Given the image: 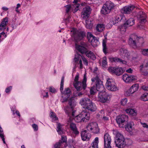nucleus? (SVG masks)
I'll return each instance as SVG.
<instances>
[{
	"label": "nucleus",
	"mask_w": 148,
	"mask_h": 148,
	"mask_svg": "<svg viewBox=\"0 0 148 148\" xmlns=\"http://www.w3.org/2000/svg\"><path fill=\"white\" fill-rule=\"evenodd\" d=\"M142 53L145 56H148V49H141Z\"/></svg>",
	"instance_id": "nucleus-47"
},
{
	"label": "nucleus",
	"mask_w": 148,
	"mask_h": 148,
	"mask_svg": "<svg viewBox=\"0 0 148 148\" xmlns=\"http://www.w3.org/2000/svg\"><path fill=\"white\" fill-rule=\"evenodd\" d=\"M114 5L113 3L110 1H108L103 5L101 10V13L106 15L109 13L114 8Z\"/></svg>",
	"instance_id": "nucleus-4"
},
{
	"label": "nucleus",
	"mask_w": 148,
	"mask_h": 148,
	"mask_svg": "<svg viewBox=\"0 0 148 148\" xmlns=\"http://www.w3.org/2000/svg\"><path fill=\"white\" fill-rule=\"evenodd\" d=\"M63 144L61 141H59L58 142L56 143L54 147L55 148H61L62 147Z\"/></svg>",
	"instance_id": "nucleus-44"
},
{
	"label": "nucleus",
	"mask_w": 148,
	"mask_h": 148,
	"mask_svg": "<svg viewBox=\"0 0 148 148\" xmlns=\"http://www.w3.org/2000/svg\"><path fill=\"white\" fill-rule=\"evenodd\" d=\"M127 27L126 25H125L124 23L123 25H121L118 27V29L120 31L124 32H125Z\"/></svg>",
	"instance_id": "nucleus-41"
},
{
	"label": "nucleus",
	"mask_w": 148,
	"mask_h": 148,
	"mask_svg": "<svg viewBox=\"0 0 148 148\" xmlns=\"http://www.w3.org/2000/svg\"><path fill=\"white\" fill-rule=\"evenodd\" d=\"M127 113L132 116H135L137 114V112L136 111L133 109H128L125 110Z\"/></svg>",
	"instance_id": "nucleus-31"
},
{
	"label": "nucleus",
	"mask_w": 148,
	"mask_h": 148,
	"mask_svg": "<svg viewBox=\"0 0 148 148\" xmlns=\"http://www.w3.org/2000/svg\"><path fill=\"white\" fill-rule=\"evenodd\" d=\"M87 130L90 131L94 134H97L99 132L97 124L95 122H91L89 123L86 126Z\"/></svg>",
	"instance_id": "nucleus-9"
},
{
	"label": "nucleus",
	"mask_w": 148,
	"mask_h": 148,
	"mask_svg": "<svg viewBox=\"0 0 148 148\" xmlns=\"http://www.w3.org/2000/svg\"><path fill=\"white\" fill-rule=\"evenodd\" d=\"M105 27V25L103 24H98L96 26V29L98 32H101L104 30Z\"/></svg>",
	"instance_id": "nucleus-30"
},
{
	"label": "nucleus",
	"mask_w": 148,
	"mask_h": 148,
	"mask_svg": "<svg viewBox=\"0 0 148 148\" xmlns=\"http://www.w3.org/2000/svg\"><path fill=\"white\" fill-rule=\"evenodd\" d=\"M104 148H111L110 146L111 138L110 136L108 133H106L104 136Z\"/></svg>",
	"instance_id": "nucleus-16"
},
{
	"label": "nucleus",
	"mask_w": 148,
	"mask_h": 148,
	"mask_svg": "<svg viewBox=\"0 0 148 148\" xmlns=\"http://www.w3.org/2000/svg\"><path fill=\"white\" fill-rule=\"evenodd\" d=\"M109 95L105 90L99 92L98 96V100L102 103H105L109 100Z\"/></svg>",
	"instance_id": "nucleus-8"
},
{
	"label": "nucleus",
	"mask_w": 148,
	"mask_h": 148,
	"mask_svg": "<svg viewBox=\"0 0 148 148\" xmlns=\"http://www.w3.org/2000/svg\"><path fill=\"white\" fill-rule=\"evenodd\" d=\"M32 126L34 129V131H36L38 130V127L37 125L35 124H33L32 125Z\"/></svg>",
	"instance_id": "nucleus-56"
},
{
	"label": "nucleus",
	"mask_w": 148,
	"mask_h": 148,
	"mask_svg": "<svg viewBox=\"0 0 148 148\" xmlns=\"http://www.w3.org/2000/svg\"><path fill=\"white\" fill-rule=\"evenodd\" d=\"M86 75L85 74L82 82L73 83V86L77 91L84 90L86 87Z\"/></svg>",
	"instance_id": "nucleus-5"
},
{
	"label": "nucleus",
	"mask_w": 148,
	"mask_h": 148,
	"mask_svg": "<svg viewBox=\"0 0 148 148\" xmlns=\"http://www.w3.org/2000/svg\"><path fill=\"white\" fill-rule=\"evenodd\" d=\"M71 92L70 89L69 88H65L63 92V94L66 95H67L68 96H69L71 94Z\"/></svg>",
	"instance_id": "nucleus-43"
},
{
	"label": "nucleus",
	"mask_w": 148,
	"mask_h": 148,
	"mask_svg": "<svg viewBox=\"0 0 148 148\" xmlns=\"http://www.w3.org/2000/svg\"><path fill=\"white\" fill-rule=\"evenodd\" d=\"M115 143L116 146L119 148H123L126 145L125 140H115Z\"/></svg>",
	"instance_id": "nucleus-23"
},
{
	"label": "nucleus",
	"mask_w": 148,
	"mask_h": 148,
	"mask_svg": "<svg viewBox=\"0 0 148 148\" xmlns=\"http://www.w3.org/2000/svg\"><path fill=\"white\" fill-rule=\"evenodd\" d=\"M71 34L74 40L78 42L82 40L86 36V33L80 29L73 28L71 30Z\"/></svg>",
	"instance_id": "nucleus-2"
},
{
	"label": "nucleus",
	"mask_w": 148,
	"mask_h": 148,
	"mask_svg": "<svg viewBox=\"0 0 148 148\" xmlns=\"http://www.w3.org/2000/svg\"><path fill=\"white\" fill-rule=\"evenodd\" d=\"M74 119L75 121L77 123L83 122V120L81 112L76 116L75 117Z\"/></svg>",
	"instance_id": "nucleus-36"
},
{
	"label": "nucleus",
	"mask_w": 148,
	"mask_h": 148,
	"mask_svg": "<svg viewBox=\"0 0 148 148\" xmlns=\"http://www.w3.org/2000/svg\"><path fill=\"white\" fill-rule=\"evenodd\" d=\"M121 55L124 57L127 58L129 56V53L128 51L124 48H122L120 50Z\"/></svg>",
	"instance_id": "nucleus-29"
},
{
	"label": "nucleus",
	"mask_w": 148,
	"mask_h": 148,
	"mask_svg": "<svg viewBox=\"0 0 148 148\" xmlns=\"http://www.w3.org/2000/svg\"><path fill=\"white\" fill-rule=\"evenodd\" d=\"M146 17L145 13L142 11L139 12L137 15V18L140 21L139 22L141 23H144L146 21Z\"/></svg>",
	"instance_id": "nucleus-19"
},
{
	"label": "nucleus",
	"mask_w": 148,
	"mask_h": 148,
	"mask_svg": "<svg viewBox=\"0 0 148 148\" xmlns=\"http://www.w3.org/2000/svg\"><path fill=\"white\" fill-rule=\"evenodd\" d=\"M12 88V87L11 86H10L9 87H8L5 89V92L6 93H8L10 92Z\"/></svg>",
	"instance_id": "nucleus-60"
},
{
	"label": "nucleus",
	"mask_w": 148,
	"mask_h": 148,
	"mask_svg": "<svg viewBox=\"0 0 148 148\" xmlns=\"http://www.w3.org/2000/svg\"><path fill=\"white\" fill-rule=\"evenodd\" d=\"M108 71L111 73L119 76L122 74L123 70L121 67H111L108 68Z\"/></svg>",
	"instance_id": "nucleus-13"
},
{
	"label": "nucleus",
	"mask_w": 148,
	"mask_h": 148,
	"mask_svg": "<svg viewBox=\"0 0 148 148\" xmlns=\"http://www.w3.org/2000/svg\"><path fill=\"white\" fill-rule=\"evenodd\" d=\"M80 56H81L78 53H76L75 55L74 60L75 62H77L79 60Z\"/></svg>",
	"instance_id": "nucleus-48"
},
{
	"label": "nucleus",
	"mask_w": 148,
	"mask_h": 148,
	"mask_svg": "<svg viewBox=\"0 0 148 148\" xmlns=\"http://www.w3.org/2000/svg\"><path fill=\"white\" fill-rule=\"evenodd\" d=\"M127 103V100L126 99H122L121 101V104L123 106L125 105Z\"/></svg>",
	"instance_id": "nucleus-55"
},
{
	"label": "nucleus",
	"mask_w": 148,
	"mask_h": 148,
	"mask_svg": "<svg viewBox=\"0 0 148 148\" xmlns=\"http://www.w3.org/2000/svg\"><path fill=\"white\" fill-rule=\"evenodd\" d=\"M106 86L107 89L112 91H115L118 90L115 82L112 79H107Z\"/></svg>",
	"instance_id": "nucleus-6"
},
{
	"label": "nucleus",
	"mask_w": 148,
	"mask_h": 148,
	"mask_svg": "<svg viewBox=\"0 0 148 148\" xmlns=\"http://www.w3.org/2000/svg\"><path fill=\"white\" fill-rule=\"evenodd\" d=\"M128 120V117L125 114L119 115L118 116L116 119L117 123L119 126L121 128L123 127L124 123Z\"/></svg>",
	"instance_id": "nucleus-7"
},
{
	"label": "nucleus",
	"mask_w": 148,
	"mask_h": 148,
	"mask_svg": "<svg viewBox=\"0 0 148 148\" xmlns=\"http://www.w3.org/2000/svg\"><path fill=\"white\" fill-rule=\"evenodd\" d=\"M140 99L144 101H148V93H145L142 95L140 97Z\"/></svg>",
	"instance_id": "nucleus-42"
},
{
	"label": "nucleus",
	"mask_w": 148,
	"mask_h": 148,
	"mask_svg": "<svg viewBox=\"0 0 148 148\" xmlns=\"http://www.w3.org/2000/svg\"><path fill=\"white\" fill-rule=\"evenodd\" d=\"M99 38L95 37L94 38L89 42H90L91 45L94 47H96L99 44Z\"/></svg>",
	"instance_id": "nucleus-28"
},
{
	"label": "nucleus",
	"mask_w": 148,
	"mask_h": 148,
	"mask_svg": "<svg viewBox=\"0 0 148 148\" xmlns=\"http://www.w3.org/2000/svg\"><path fill=\"white\" fill-rule=\"evenodd\" d=\"M107 42V38L106 37L103 40L102 45L103 47V51L105 53H106V50L107 49L106 43Z\"/></svg>",
	"instance_id": "nucleus-38"
},
{
	"label": "nucleus",
	"mask_w": 148,
	"mask_h": 148,
	"mask_svg": "<svg viewBox=\"0 0 148 148\" xmlns=\"http://www.w3.org/2000/svg\"><path fill=\"white\" fill-rule=\"evenodd\" d=\"M8 22V18L7 17H5L3 18L2 22L0 24V30L5 29L7 23Z\"/></svg>",
	"instance_id": "nucleus-25"
},
{
	"label": "nucleus",
	"mask_w": 148,
	"mask_h": 148,
	"mask_svg": "<svg viewBox=\"0 0 148 148\" xmlns=\"http://www.w3.org/2000/svg\"><path fill=\"white\" fill-rule=\"evenodd\" d=\"M98 138L96 137L95 138L94 141L92 143V146L90 148H98Z\"/></svg>",
	"instance_id": "nucleus-35"
},
{
	"label": "nucleus",
	"mask_w": 148,
	"mask_h": 148,
	"mask_svg": "<svg viewBox=\"0 0 148 148\" xmlns=\"http://www.w3.org/2000/svg\"><path fill=\"white\" fill-rule=\"evenodd\" d=\"M133 71V70L131 68H129L128 69H127L126 70V72L130 73H132Z\"/></svg>",
	"instance_id": "nucleus-64"
},
{
	"label": "nucleus",
	"mask_w": 148,
	"mask_h": 148,
	"mask_svg": "<svg viewBox=\"0 0 148 148\" xmlns=\"http://www.w3.org/2000/svg\"><path fill=\"white\" fill-rule=\"evenodd\" d=\"M141 37H138L135 34L131 35L128 40V44L133 48H137V45L140 42Z\"/></svg>",
	"instance_id": "nucleus-3"
},
{
	"label": "nucleus",
	"mask_w": 148,
	"mask_h": 148,
	"mask_svg": "<svg viewBox=\"0 0 148 148\" xmlns=\"http://www.w3.org/2000/svg\"><path fill=\"white\" fill-rule=\"evenodd\" d=\"M142 88L144 90L148 91V86H142Z\"/></svg>",
	"instance_id": "nucleus-59"
},
{
	"label": "nucleus",
	"mask_w": 148,
	"mask_h": 148,
	"mask_svg": "<svg viewBox=\"0 0 148 148\" xmlns=\"http://www.w3.org/2000/svg\"><path fill=\"white\" fill-rule=\"evenodd\" d=\"M68 101L69 102V104L71 108H70L67 106H66L64 107V110L66 113L67 114L69 115L70 113L69 110L71 109L72 110H73V108L76 105V103L73 97L70 98L68 100Z\"/></svg>",
	"instance_id": "nucleus-11"
},
{
	"label": "nucleus",
	"mask_w": 148,
	"mask_h": 148,
	"mask_svg": "<svg viewBox=\"0 0 148 148\" xmlns=\"http://www.w3.org/2000/svg\"><path fill=\"white\" fill-rule=\"evenodd\" d=\"M82 58V60L84 64H85L86 66H87L88 64V62L87 59L83 56H81Z\"/></svg>",
	"instance_id": "nucleus-53"
},
{
	"label": "nucleus",
	"mask_w": 148,
	"mask_h": 148,
	"mask_svg": "<svg viewBox=\"0 0 148 148\" xmlns=\"http://www.w3.org/2000/svg\"><path fill=\"white\" fill-rule=\"evenodd\" d=\"M107 58L105 57H104L102 60V65L103 67H105L107 65Z\"/></svg>",
	"instance_id": "nucleus-52"
},
{
	"label": "nucleus",
	"mask_w": 148,
	"mask_h": 148,
	"mask_svg": "<svg viewBox=\"0 0 148 148\" xmlns=\"http://www.w3.org/2000/svg\"><path fill=\"white\" fill-rule=\"evenodd\" d=\"M82 139L85 141L89 140L91 137V134L86 130H84L81 132Z\"/></svg>",
	"instance_id": "nucleus-20"
},
{
	"label": "nucleus",
	"mask_w": 148,
	"mask_h": 148,
	"mask_svg": "<svg viewBox=\"0 0 148 148\" xmlns=\"http://www.w3.org/2000/svg\"><path fill=\"white\" fill-rule=\"evenodd\" d=\"M139 85L137 84H133L130 88L126 92L125 95L129 96L131 94L134 93L137 91L139 88Z\"/></svg>",
	"instance_id": "nucleus-17"
},
{
	"label": "nucleus",
	"mask_w": 148,
	"mask_h": 148,
	"mask_svg": "<svg viewBox=\"0 0 148 148\" xmlns=\"http://www.w3.org/2000/svg\"><path fill=\"white\" fill-rule=\"evenodd\" d=\"M121 16L120 15H117L114 17V19L112 22V23L113 25H114L116 23H118V22L120 21L121 19L120 18Z\"/></svg>",
	"instance_id": "nucleus-40"
},
{
	"label": "nucleus",
	"mask_w": 148,
	"mask_h": 148,
	"mask_svg": "<svg viewBox=\"0 0 148 148\" xmlns=\"http://www.w3.org/2000/svg\"><path fill=\"white\" fill-rule=\"evenodd\" d=\"M95 37L93 36L91 33L88 32L87 34V38L89 42H90Z\"/></svg>",
	"instance_id": "nucleus-45"
},
{
	"label": "nucleus",
	"mask_w": 148,
	"mask_h": 148,
	"mask_svg": "<svg viewBox=\"0 0 148 148\" xmlns=\"http://www.w3.org/2000/svg\"><path fill=\"white\" fill-rule=\"evenodd\" d=\"M125 25H126L127 27L132 26L134 24V20L133 18H130L125 23Z\"/></svg>",
	"instance_id": "nucleus-32"
},
{
	"label": "nucleus",
	"mask_w": 148,
	"mask_h": 148,
	"mask_svg": "<svg viewBox=\"0 0 148 148\" xmlns=\"http://www.w3.org/2000/svg\"><path fill=\"white\" fill-rule=\"evenodd\" d=\"M70 127L71 130L73 131V133L75 135L79 134V132L77 130L76 124L73 123H71Z\"/></svg>",
	"instance_id": "nucleus-24"
},
{
	"label": "nucleus",
	"mask_w": 148,
	"mask_h": 148,
	"mask_svg": "<svg viewBox=\"0 0 148 148\" xmlns=\"http://www.w3.org/2000/svg\"><path fill=\"white\" fill-rule=\"evenodd\" d=\"M102 119L104 121H106L109 120L108 117L106 116H103Z\"/></svg>",
	"instance_id": "nucleus-63"
},
{
	"label": "nucleus",
	"mask_w": 148,
	"mask_h": 148,
	"mask_svg": "<svg viewBox=\"0 0 148 148\" xmlns=\"http://www.w3.org/2000/svg\"><path fill=\"white\" fill-rule=\"evenodd\" d=\"M90 13V8L88 6H86L82 10L81 17L84 20L86 19L89 17Z\"/></svg>",
	"instance_id": "nucleus-14"
},
{
	"label": "nucleus",
	"mask_w": 148,
	"mask_h": 148,
	"mask_svg": "<svg viewBox=\"0 0 148 148\" xmlns=\"http://www.w3.org/2000/svg\"><path fill=\"white\" fill-rule=\"evenodd\" d=\"M50 116L53 119H54L55 120H56L58 119V118L56 115L55 113L53 112L50 113Z\"/></svg>",
	"instance_id": "nucleus-50"
},
{
	"label": "nucleus",
	"mask_w": 148,
	"mask_h": 148,
	"mask_svg": "<svg viewBox=\"0 0 148 148\" xmlns=\"http://www.w3.org/2000/svg\"><path fill=\"white\" fill-rule=\"evenodd\" d=\"M80 104L84 106L86 109L91 112L95 111L97 107L95 104L93 103L92 100L87 97H85L81 99L79 101Z\"/></svg>",
	"instance_id": "nucleus-1"
},
{
	"label": "nucleus",
	"mask_w": 148,
	"mask_h": 148,
	"mask_svg": "<svg viewBox=\"0 0 148 148\" xmlns=\"http://www.w3.org/2000/svg\"><path fill=\"white\" fill-rule=\"evenodd\" d=\"M91 81L92 82H96V88L97 91L99 92L105 90L104 86L102 82L99 78V77L97 75L95 78H92Z\"/></svg>",
	"instance_id": "nucleus-10"
},
{
	"label": "nucleus",
	"mask_w": 148,
	"mask_h": 148,
	"mask_svg": "<svg viewBox=\"0 0 148 148\" xmlns=\"http://www.w3.org/2000/svg\"><path fill=\"white\" fill-rule=\"evenodd\" d=\"M111 60L114 62H120L123 64H126V62L124 60H123L121 59L118 58L116 57L112 58H111Z\"/></svg>",
	"instance_id": "nucleus-37"
},
{
	"label": "nucleus",
	"mask_w": 148,
	"mask_h": 148,
	"mask_svg": "<svg viewBox=\"0 0 148 148\" xmlns=\"http://www.w3.org/2000/svg\"><path fill=\"white\" fill-rule=\"evenodd\" d=\"M64 7L66 8V13H68L69 12L71 8H73V6H71L70 5H65L64 6Z\"/></svg>",
	"instance_id": "nucleus-49"
},
{
	"label": "nucleus",
	"mask_w": 148,
	"mask_h": 148,
	"mask_svg": "<svg viewBox=\"0 0 148 148\" xmlns=\"http://www.w3.org/2000/svg\"><path fill=\"white\" fill-rule=\"evenodd\" d=\"M77 50L82 54H85L88 49L87 48V46L86 43L81 42L80 45L75 44Z\"/></svg>",
	"instance_id": "nucleus-12"
},
{
	"label": "nucleus",
	"mask_w": 148,
	"mask_h": 148,
	"mask_svg": "<svg viewBox=\"0 0 148 148\" xmlns=\"http://www.w3.org/2000/svg\"><path fill=\"white\" fill-rule=\"evenodd\" d=\"M79 5H80L78 4H75V5H72L75 8V12H77L78 10V8Z\"/></svg>",
	"instance_id": "nucleus-57"
},
{
	"label": "nucleus",
	"mask_w": 148,
	"mask_h": 148,
	"mask_svg": "<svg viewBox=\"0 0 148 148\" xmlns=\"http://www.w3.org/2000/svg\"><path fill=\"white\" fill-rule=\"evenodd\" d=\"M134 8L135 6L134 5L125 6L121 9V12L123 14H129Z\"/></svg>",
	"instance_id": "nucleus-18"
},
{
	"label": "nucleus",
	"mask_w": 148,
	"mask_h": 148,
	"mask_svg": "<svg viewBox=\"0 0 148 148\" xmlns=\"http://www.w3.org/2000/svg\"><path fill=\"white\" fill-rule=\"evenodd\" d=\"M49 91L51 92H54L56 91L55 89L52 87H50L49 88Z\"/></svg>",
	"instance_id": "nucleus-61"
},
{
	"label": "nucleus",
	"mask_w": 148,
	"mask_h": 148,
	"mask_svg": "<svg viewBox=\"0 0 148 148\" xmlns=\"http://www.w3.org/2000/svg\"><path fill=\"white\" fill-rule=\"evenodd\" d=\"M81 113L83 122L88 121L90 119V114L84 111L81 112Z\"/></svg>",
	"instance_id": "nucleus-22"
},
{
	"label": "nucleus",
	"mask_w": 148,
	"mask_h": 148,
	"mask_svg": "<svg viewBox=\"0 0 148 148\" xmlns=\"http://www.w3.org/2000/svg\"><path fill=\"white\" fill-rule=\"evenodd\" d=\"M116 136L115 140H125V139L123 135L120 133L117 132L116 133Z\"/></svg>",
	"instance_id": "nucleus-39"
},
{
	"label": "nucleus",
	"mask_w": 148,
	"mask_h": 148,
	"mask_svg": "<svg viewBox=\"0 0 148 148\" xmlns=\"http://www.w3.org/2000/svg\"><path fill=\"white\" fill-rule=\"evenodd\" d=\"M59 141H61L63 144L64 143H66L67 141L66 136H62L61 138V140H60Z\"/></svg>",
	"instance_id": "nucleus-51"
},
{
	"label": "nucleus",
	"mask_w": 148,
	"mask_h": 148,
	"mask_svg": "<svg viewBox=\"0 0 148 148\" xmlns=\"http://www.w3.org/2000/svg\"><path fill=\"white\" fill-rule=\"evenodd\" d=\"M86 56L87 57L93 60H94L96 59V57L95 55L91 51L87 50L85 54Z\"/></svg>",
	"instance_id": "nucleus-26"
},
{
	"label": "nucleus",
	"mask_w": 148,
	"mask_h": 148,
	"mask_svg": "<svg viewBox=\"0 0 148 148\" xmlns=\"http://www.w3.org/2000/svg\"><path fill=\"white\" fill-rule=\"evenodd\" d=\"M63 125L61 124L60 123L57 124V131L58 134L60 135H61L63 133V129H62V126Z\"/></svg>",
	"instance_id": "nucleus-34"
},
{
	"label": "nucleus",
	"mask_w": 148,
	"mask_h": 148,
	"mask_svg": "<svg viewBox=\"0 0 148 148\" xmlns=\"http://www.w3.org/2000/svg\"><path fill=\"white\" fill-rule=\"evenodd\" d=\"M95 86L91 87L90 90V93L91 94L94 95L95 93Z\"/></svg>",
	"instance_id": "nucleus-54"
},
{
	"label": "nucleus",
	"mask_w": 148,
	"mask_h": 148,
	"mask_svg": "<svg viewBox=\"0 0 148 148\" xmlns=\"http://www.w3.org/2000/svg\"><path fill=\"white\" fill-rule=\"evenodd\" d=\"M122 79L124 81L127 83H130L137 79V77L135 76L129 75L124 74L122 76Z\"/></svg>",
	"instance_id": "nucleus-15"
},
{
	"label": "nucleus",
	"mask_w": 148,
	"mask_h": 148,
	"mask_svg": "<svg viewBox=\"0 0 148 148\" xmlns=\"http://www.w3.org/2000/svg\"><path fill=\"white\" fill-rule=\"evenodd\" d=\"M141 123L143 127L148 128V125H147L145 123Z\"/></svg>",
	"instance_id": "nucleus-62"
},
{
	"label": "nucleus",
	"mask_w": 148,
	"mask_h": 148,
	"mask_svg": "<svg viewBox=\"0 0 148 148\" xmlns=\"http://www.w3.org/2000/svg\"><path fill=\"white\" fill-rule=\"evenodd\" d=\"M79 75H77L75 77L74 79V81L73 82V83H76L77 82H80L78 81V80L79 79Z\"/></svg>",
	"instance_id": "nucleus-58"
},
{
	"label": "nucleus",
	"mask_w": 148,
	"mask_h": 148,
	"mask_svg": "<svg viewBox=\"0 0 148 148\" xmlns=\"http://www.w3.org/2000/svg\"><path fill=\"white\" fill-rule=\"evenodd\" d=\"M140 70L141 72L143 73L145 75H148V61H147L144 66L143 64L141 65L140 67Z\"/></svg>",
	"instance_id": "nucleus-21"
},
{
	"label": "nucleus",
	"mask_w": 148,
	"mask_h": 148,
	"mask_svg": "<svg viewBox=\"0 0 148 148\" xmlns=\"http://www.w3.org/2000/svg\"><path fill=\"white\" fill-rule=\"evenodd\" d=\"M64 76H63L61 79V84H60V91L62 92L64 86Z\"/></svg>",
	"instance_id": "nucleus-46"
},
{
	"label": "nucleus",
	"mask_w": 148,
	"mask_h": 148,
	"mask_svg": "<svg viewBox=\"0 0 148 148\" xmlns=\"http://www.w3.org/2000/svg\"><path fill=\"white\" fill-rule=\"evenodd\" d=\"M134 125V124L132 122H131L127 123L126 125H125V130L130 133L132 132L133 130L132 125Z\"/></svg>",
	"instance_id": "nucleus-27"
},
{
	"label": "nucleus",
	"mask_w": 148,
	"mask_h": 148,
	"mask_svg": "<svg viewBox=\"0 0 148 148\" xmlns=\"http://www.w3.org/2000/svg\"><path fill=\"white\" fill-rule=\"evenodd\" d=\"M93 26V23L89 19L86 20V27L87 29H91Z\"/></svg>",
	"instance_id": "nucleus-33"
}]
</instances>
